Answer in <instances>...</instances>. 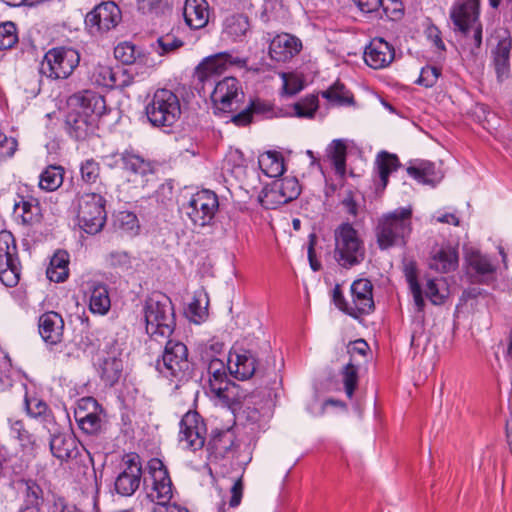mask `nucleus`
Listing matches in <instances>:
<instances>
[{
	"instance_id": "obj_1",
	"label": "nucleus",
	"mask_w": 512,
	"mask_h": 512,
	"mask_svg": "<svg viewBox=\"0 0 512 512\" xmlns=\"http://www.w3.org/2000/svg\"><path fill=\"white\" fill-rule=\"evenodd\" d=\"M411 210L398 208L379 218L375 236L380 249L404 245L411 233Z\"/></svg>"
},
{
	"instance_id": "obj_2",
	"label": "nucleus",
	"mask_w": 512,
	"mask_h": 512,
	"mask_svg": "<svg viewBox=\"0 0 512 512\" xmlns=\"http://www.w3.org/2000/svg\"><path fill=\"white\" fill-rule=\"evenodd\" d=\"M146 332L150 337H169L175 326L174 311L171 300L163 294H153L147 299L144 307Z\"/></svg>"
},
{
	"instance_id": "obj_3",
	"label": "nucleus",
	"mask_w": 512,
	"mask_h": 512,
	"mask_svg": "<svg viewBox=\"0 0 512 512\" xmlns=\"http://www.w3.org/2000/svg\"><path fill=\"white\" fill-rule=\"evenodd\" d=\"M479 14L480 0H456L450 10L454 31L470 39L476 49L482 44V25Z\"/></svg>"
},
{
	"instance_id": "obj_4",
	"label": "nucleus",
	"mask_w": 512,
	"mask_h": 512,
	"mask_svg": "<svg viewBox=\"0 0 512 512\" xmlns=\"http://www.w3.org/2000/svg\"><path fill=\"white\" fill-rule=\"evenodd\" d=\"M334 257L344 268L360 264L365 258V246L352 224H340L334 230Z\"/></svg>"
},
{
	"instance_id": "obj_5",
	"label": "nucleus",
	"mask_w": 512,
	"mask_h": 512,
	"mask_svg": "<svg viewBox=\"0 0 512 512\" xmlns=\"http://www.w3.org/2000/svg\"><path fill=\"white\" fill-rule=\"evenodd\" d=\"M149 122L155 127H171L181 115L178 96L168 89H158L145 108Z\"/></svg>"
},
{
	"instance_id": "obj_6",
	"label": "nucleus",
	"mask_w": 512,
	"mask_h": 512,
	"mask_svg": "<svg viewBox=\"0 0 512 512\" xmlns=\"http://www.w3.org/2000/svg\"><path fill=\"white\" fill-rule=\"evenodd\" d=\"M156 369L165 378L181 382L188 378L190 362L185 344L175 340L167 341L162 358L157 360Z\"/></svg>"
},
{
	"instance_id": "obj_7",
	"label": "nucleus",
	"mask_w": 512,
	"mask_h": 512,
	"mask_svg": "<svg viewBox=\"0 0 512 512\" xmlns=\"http://www.w3.org/2000/svg\"><path fill=\"white\" fill-rule=\"evenodd\" d=\"M105 199L98 193H84L77 198V220L88 234L99 233L106 222Z\"/></svg>"
},
{
	"instance_id": "obj_8",
	"label": "nucleus",
	"mask_w": 512,
	"mask_h": 512,
	"mask_svg": "<svg viewBox=\"0 0 512 512\" xmlns=\"http://www.w3.org/2000/svg\"><path fill=\"white\" fill-rule=\"evenodd\" d=\"M80 54L67 47L52 48L46 52L40 65V72L50 79H66L79 65Z\"/></svg>"
},
{
	"instance_id": "obj_9",
	"label": "nucleus",
	"mask_w": 512,
	"mask_h": 512,
	"mask_svg": "<svg viewBox=\"0 0 512 512\" xmlns=\"http://www.w3.org/2000/svg\"><path fill=\"white\" fill-rule=\"evenodd\" d=\"M219 208L218 196L211 190L203 189L193 193L182 210L195 226L210 225Z\"/></svg>"
},
{
	"instance_id": "obj_10",
	"label": "nucleus",
	"mask_w": 512,
	"mask_h": 512,
	"mask_svg": "<svg viewBox=\"0 0 512 512\" xmlns=\"http://www.w3.org/2000/svg\"><path fill=\"white\" fill-rule=\"evenodd\" d=\"M150 484L146 487V496L156 504H169L173 497V486L168 471L160 459L148 462Z\"/></svg>"
},
{
	"instance_id": "obj_11",
	"label": "nucleus",
	"mask_w": 512,
	"mask_h": 512,
	"mask_svg": "<svg viewBox=\"0 0 512 512\" xmlns=\"http://www.w3.org/2000/svg\"><path fill=\"white\" fill-rule=\"evenodd\" d=\"M142 479V464L139 455L127 454L119 465L114 480L115 492L121 496H132L139 488Z\"/></svg>"
},
{
	"instance_id": "obj_12",
	"label": "nucleus",
	"mask_w": 512,
	"mask_h": 512,
	"mask_svg": "<svg viewBox=\"0 0 512 512\" xmlns=\"http://www.w3.org/2000/svg\"><path fill=\"white\" fill-rule=\"evenodd\" d=\"M207 429L196 412L186 413L180 421L179 444L183 449L197 451L205 444Z\"/></svg>"
},
{
	"instance_id": "obj_13",
	"label": "nucleus",
	"mask_w": 512,
	"mask_h": 512,
	"mask_svg": "<svg viewBox=\"0 0 512 512\" xmlns=\"http://www.w3.org/2000/svg\"><path fill=\"white\" fill-rule=\"evenodd\" d=\"M242 97L239 81L234 77H225L218 81L211 93L214 108L222 112H231L237 109Z\"/></svg>"
},
{
	"instance_id": "obj_14",
	"label": "nucleus",
	"mask_w": 512,
	"mask_h": 512,
	"mask_svg": "<svg viewBox=\"0 0 512 512\" xmlns=\"http://www.w3.org/2000/svg\"><path fill=\"white\" fill-rule=\"evenodd\" d=\"M121 20L119 7L111 1L103 2L86 15L85 23L90 32L102 33L115 28Z\"/></svg>"
},
{
	"instance_id": "obj_15",
	"label": "nucleus",
	"mask_w": 512,
	"mask_h": 512,
	"mask_svg": "<svg viewBox=\"0 0 512 512\" xmlns=\"http://www.w3.org/2000/svg\"><path fill=\"white\" fill-rule=\"evenodd\" d=\"M227 65H235L243 67L246 65V60L238 56H234L229 52H221L204 59L196 69L197 79L203 83V88L207 83L212 84L214 76L222 73Z\"/></svg>"
},
{
	"instance_id": "obj_16",
	"label": "nucleus",
	"mask_w": 512,
	"mask_h": 512,
	"mask_svg": "<svg viewBox=\"0 0 512 512\" xmlns=\"http://www.w3.org/2000/svg\"><path fill=\"white\" fill-rule=\"evenodd\" d=\"M49 448L52 456L64 463L76 459L82 446L72 433L59 432L51 435Z\"/></svg>"
},
{
	"instance_id": "obj_17",
	"label": "nucleus",
	"mask_w": 512,
	"mask_h": 512,
	"mask_svg": "<svg viewBox=\"0 0 512 512\" xmlns=\"http://www.w3.org/2000/svg\"><path fill=\"white\" fill-rule=\"evenodd\" d=\"M372 290L373 285L368 279L355 280L351 285L352 305L346 307V313L354 317L370 313L374 308Z\"/></svg>"
},
{
	"instance_id": "obj_18",
	"label": "nucleus",
	"mask_w": 512,
	"mask_h": 512,
	"mask_svg": "<svg viewBox=\"0 0 512 512\" xmlns=\"http://www.w3.org/2000/svg\"><path fill=\"white\" fill-rule=\"evenodd\" d=\"M70 108H74L97 122V119L105 113V99L100 94L93 91H83L70 97Z\"/></svg>"
},
{
	"instance_id": "obj_19",
	"label": "nucleus",
	"mask_w": 512,
	"mask_h": 512,
	"mask_svg": "<svg viewBox=\"0 0 512 512\" xmlns=\"http://www.w3.org/2000/svg\"><path fill=\"white\" fill-rule=\"evenodd\" d=\"M302 41L289 33L276 35L270 42V57L277 62H287L300 53Z\"/></svg>"
},
{
	"instance_id": "obj_20",
	"label": "nucleus",
	"mask_w": 512,
	"mask_h": 512,
	"mask_svg": "<svg viewBox=\"0 0 512 512\" xmlns=\"http://www.w3.org/2000/svg\"><path fill=\"white\" fill-rule=\"evenodd\" d=\"M99 406L95 399L86 397L81 399L75 411L78 426L87 434H95L101 429L102 420L98 415Z\"/></svg>"
},
{
	"instance_id": "obj_21",
	"label": "nucleus",
	"mask_w": 512,
	"mask_h": 512,
	"mask_svg": "<svg viewBox=\"0 0 512 512\" xmlns=\"http://www.w3.org/2000/svg\"><path fill=\"white\" fill-rule=\"evenodd\" d=\"M394 57V48L382 38L372 39L364 51V61L373 69L387 67Z\"/></svg>"
},
{
	"instance_id": "obj_22",
	"label": "nucleus",
	"mask_w": 512,
	"mask_h": 512,
	"mask_svg": "<svg viewBox=\"0 0 512 512\" xmlns=\"http://www.w3.org/2000/svg\"><path fill=\"white\" fill-rule=\"evenodd\" d=\"M227 368L232 376L238 380H247L256 372V358L251 351L241 350L230 352Z\"/></svg>"
},
{
	"instance_id": "obj_23",
	"label": "nucleus",
	"mask_w": 512,
	"mask_h": 512,
	"mask_svg": "<svg viewBox=\"0 0 512 512\" xmlns=\"http://www.w3.org/2000/svg\"><path fill=\"white\" fill-rule=\"evenodd\" d=\"M39 333L42 339L50 345H56L62 341L64 321L62 316L54 311L44 313L39 318Z\"/></svg>"
},
{
	"instance_id": "obj_24",
	"label": "nucleus",
	"mask_w": 512,
	"mask_h": 512,
	"mask_svg": "<svg viewBox=\"0 0 512 512\" xmlns=\"http://www.w3.org/2000/svg\"><path fill=\"white\" fill-rule=\"evenodd\" d=\"M300 186L294 177H285L275 182L272 188L266 192L265 198L275 205L286 204L298 197Z\"/></svg>"
},
{
	"instance_id": "obj_25",
	"label": "nucleus",
	"mask_w": 512,
	"mask_h": 512,
	"mask_svg": "<svg viewBox=\"0 0 512 512\" xmlns=\"http://www.w3.org/2000/svg\"><path fill=\"white\" fill-rule=\"evenodd\" d=\"M68 134L76 140H82L93 133L96 122L83 113L71 108L65 120Z\"/></svg>"
},
{
	"instance_id": "obj_26",
	"label": "nucleus",
	"mask_w": 512,
	"mask_h": 512,
	"mask_svg": "<svg viewBox=\"0 0 512 512\" xmlns=\"http://www.w3.org/2000/svg\"><path fill=\"white\" fill-rule=\"evenodd\" d=\"M186 24L191 29L204 28L209 21V5L206 0H186L183 7Z\"/></svg>"
},
{
	"instance_id": "obj_27",
	"label": "nucleus",
	"mask_w": 512,
	"mask_h": 512,
	"mask_svg": "<svg viewBox=\"0 0 512 512\" xmlns=\"http://www.w3.org/2000/svg\"><path fill=\"white\" fill-rule=\"evenodd\" d=\"M208 375L211 392L219 398L226 397L225 391L228 388L229 382L224 362L218 358L212 359L208 365Z\"/></svg>"
},
{
	"instance_id": "obj_28",
	"label": "nucleus",
	"mask_w": 512,
	"mask_h": 512,
	"mask_svg": "<svg viewBox=\"0 0 512 512\" xmlns=\"http://www.w3.org/2000/svg\"><path fill=\"white\" fill-rule=\"evenodd\" d=\"M234 444L233 434L229 431H218L213 433L207 443L208 459L217 461L224 458Z\"/></svg>"
},
{
	"instance_id": "obj_29",
	"label": "nucleus",
	"mask_w": 512,
	"mask_h": 512,
	"mask_svg": "<svg viewBox=\"0 0 512 512\" xmlns=\"http://www.w3.org/2000/svg\"><path fill=\"white\" fill-rule=\"evenodd\" d=\"M458 266V252L451 246L441 247L433 253L429 267L436 272L448 273Z\"/></svg>"
},
{
	"instance_id": "obj_30",
	"label": "nucleus",
	"mask_w": 512,
	"mask_h": 512,
	"mask_svg": "<svg viewBox=\"0 0 512 512\" xmlns=\"http://www.w3.org/2000/svg\"><path fill=\"white\" fill-rule=\"evenodd\" d=\"M407 173L422 184L435 186L442 178V172L429 161H419L407 168Z\"/></svg>"
},
{
	"instance_id": "obj_31",
	"label": "nucleus",
	"mask_w": 512,
	"mask_h": 512,
	"mask_svg": "<svg viewBox=\"0 0 512 512\" xmlns=\"http://www.w3.org/2000/svg\"><path fill=\"white\" fill-rule=\"evenodd\" d=\"M512 41L509 38L500 40L493 52L494 66L497 79L502 82L508 78L510 73V52Z\"/></svg>"
},
{
	"instance_id": "obj_32",
	"label": "nucleus",
	"mask_w": 512,
	"mask_h": 512,
	"mask_svg": "<svg viewBox=\"0 0 512 512\" xmlns=\"http://www.w3.org/2000/svg\"><path fill=\"white\" fill-rule=\"evenodd\" d=\"M123 364L115 356H105L99 360L98 371L101 379L109 386H113L121 377Z\"/></svg>"
},
{
	"instance_id": "obj_33",
	"label": "nucleus",
	"mask_w": 512,
	"mask_h": 512,
	"mask_svg": "<svg viewBox=\"0 0 512 512\" xmlns=\"http://www.w3.org/2000/svg\"><path fill=\"white\" fill-rule=\"evenodd\" d=\"M111 307L106 285L94 283L90 287L89 309L94 314L105 315Z\"/></svg>"
},
{
	"instance_id": "obj_34",
	"label": "nucleus",
	"mask_w": 512,
	"mask_h": 512,
	"mask_svg": "<svg viewBox=\"0 0 512 512\" xmlns=\"http://www.w3.org/2000/svg\"><path fill=\"white\" fill-rule=\"evenodd\" d=\"M259 167L271 178L281 176L285 171L284 160L280 153L267 151L259 156Z\"/></svg>"
},
{
	"instance_id": "obj_35",
	"label": "nucleus",
	"mask_w": 512,
	"mask_h": 512,
	"mask_svg": "<svg viewBox=\"0 0 512 512\" xmlns=\"http://www.w3.org/2000/svg\"><path fill=\"white\" fill-rule=\"evenodd\" d=\"M15 213L21 217L22 222L27 225L40 222L42 218L41 208L35 199H23L15 204Z\"/></svg>"
},
{
	"instance_id": "obj_36",
	"label": "nucleus",
	"mask_w": 512,
	"mask_h": 512,
	"mask_svg": "<svg viewBox=\"0 0 512 512\" xmlns=\"http://www.w3.org/2000/svg\"><path fill=\"white\" fill-rule=\"evenodd\" d=\"M376 166L381 180L382 188L388 183L389 175L400 166L399 159L395 154L381 151L376 157Z\"/></svg>"
},
{
	"instance_id": "obj_37",
	"label": "nucleus",
	"mask_w": 512,
	"mask_h": 512,
	"mask_svg": "<svg viewBox=\"0 0 512 512\" xmlns=\"http://www.w3.org/2000/svg\"><path fill=\"white\" fill-rule=\"evenodd\" d=\"M469 265L479 276V281L489 283L493 279L495 267L492 265L490 259L478 252L472 253L469 256Z\"/></svg>"
},
{
	"instance_id": "obj_38",
	"label": "nucleus",
	"mask_w": 512,
	"mask_h": 512,
	"mask_svg": "<svg viewBox=\"0 0 512 512\" xmlns=\"http://www.w3.org/2000/svg\"><path fill=\"white\" fill-rule=\"evenodd\" d=\"M64 169L61 166H48L39 177V187L45 191H55L63 183Z\"/></svg>"
},
{
	"instance_id": "obj_39",
	"label": "nucleus",
	"mask_w": 512,
	"mask_h": 512,
	"mask_svg": "<svg viewBox=\"0 0 512 512\" xmlns=\"http://www.w3.org/2000/svg\"><path fill=\"white\" fill-rule=\"evenodd\" d=\"M47 277L54 282H63L68 277V255L57 252L51 259L46 271Z\"/></svg>"
},
{
	"instance_id": "obj_40",
	"label": "nucleus",
	"mask_w": 512,
	"mask_h": 512,
	"mask_svg": "<svg viewBox=\"0 0 512 512\" xmlns=\"http://www.w3.org/2000/svg\"><path fill=\"white\" fill-rule=\"evenodd\" d=\"M121 160L124 169L135 175L144 176L152 173L151 163L137 154L126 151L121 155Z\"/></svg>"
},
{
	"instance_id": "obj_41",
	"label": "nucleus",
	"mask_w": 512,
	"mask_h": 512,
	"mask_svg": "<svg viewBox=\"0 0 512 512\" xmlns=\"http://www.w3.org/2000/svg\"><path fill=\"white\" fill-rule=\"evenodd\" d=\"M346 144L343 140H333L328 148L329 157L336 173L343 177L346 173Z\"/></svg>"
},
{
	"instance_id": "obj_42",
	"label": "nucleus",
	"mask_w": 512,
	"mask_h": 512,
	"mask_svg": "<svg viewBox=\"0 0 512 512\" xmlns=\"http://www.w3.org/2000/svg\"><path fill=\"white\" fill-rule=\"evenodd\" d=\"M449 290L444 278L428 279L425 288L426 297L434 304L444 303L448 297Z\"/></svg>"
},
{
	"instance_id": "obj_43",
	"label": "nucleus",
	"mask_w": 512,
	"mask_h": 512,
	"mask_svg": "<svg viewBox=\"0 0 512 512\" xmlns=\"http://www.w3.org/2000/svg\"><path fill=\"white\" fill-rule=\"evenodd\" d=\"M248 29V18L242 14H233L224 20L223 32L234 39L245 35Z\"/></svg>"
},
{
	"instance_id": "obj_44",
	"label": "nucleus",
	"mask_w": 512,
	"mask_h": 512,
	"mask_svg": "<svg viewBox=\"0 0 512 512\" xmlns=\"http://www.w3.org/2000/svg\"><path fill=\"white\" fill-rule=\"evenodd\" d=\"M134 258L126 251L114 250L107 254L106 264L117 272H131Z\"/></svg>"
},
{
	"instance_id": "obj_45",
	"label": "nucleus",
	"mask_w": 512,
	"mask_h": 512,
	"mask_svg": "<svg viewBox=\"0 0 512 512\" xmlns=\"http://www.w3.org/2000/svg\"><path fill=\"white\" fill-rule=\"evenodd\" d=\"M18 259L17 246L13 234L7 230L0 231V265Z\"/></svg>"
},
{
	"instance_id": "obj_46",
	"label": "nucleus",
	"mask_w": 512,
	"mask_h": 512,
	"mask_svg": "<svg viewBox=\"0 0 512 512\" xmlns=\"http://www.w3.org/2000/svg\"><path fill=\"white\" fill-rule=\"evenodd\" d=\"M322 96L329 102L338 106L353 104V95L345 88L343 84L339 82H336L330 88L323 91Z\"/></svg>"
},
{
	"instance_id": "obj_47",
	"label": "nucleus",
	"mask_w": 512,
	"mask_h": 512,
	"mask_svg": "<svg viewBox=\"0 0 512 512\" xmlns=\"http://www.w3.org/2000/svg\"><path fill=\"white\" fill-rule=\"evenodd\" d=\"M405 277L409 284L411 293L413 295L414 303L418 309V311H422L425 305L422 289L420 284L417 281V272L416 267L413 263H409L405 265Z\"/></svg>"
},
{
	"instance_id": "obj_48",
	"label": "nucleus",
	"mask_w": 512,
	"mask_h": 512,
	"mask_svg": "<svg viewBox=\"0 0 512 512\" xmlns=\"http://www.w3.org/2000/svg\"><path fill=\"white\" fill-rule=\"evenodd\" d=\"M20 280V262L19 259L8 261L7 264L0 265V281L7 287H14Z\"/></svg>"
},
{
	"instance_id": "obj_49",
	"label": "nucleus",
	"mask_w": 512,
	"mask_h": 512,
	"mask_svg": "<svg viewBox=\"0 0 512 512\" xmlns=\"http://www.w3.org/2000/svg\"><path fill=\"white\" fill-rule=\"evenodd\" d=\"M114 56L123 64H133L141 57L139 49L131 42L119 43L114 48Z\"/></svg>"
},
{
	"instance_id": "obj_50",
	"label": "nucleus",
	"mask_w": 512,
	"mask_h": 512,
	"mask_svg": "<svg viewBox=\"0 0 512 512\" xmlns=\"http://www.w3.org/2000/svg\"><path fill=\"white\" fill-rule=\"evenodd\" d=\"M115 70L116 67L113 68L109 65L98 64L93 71V79L94 81L103 87L114 88L116 80H115Z\"/></svg>"
},
{
	"instance_id": "obj_51",
	"label": "nucleus",
	"mask_w": 512,
	"mask_h": 512,
	"mask_svg": "<svg viewBox=\"0 0 512 512\" xmlns=\"http://www.w3.org/2000/svg\"><path fill=\"white\" fill-rule=\"evenodd\" d=\"M294 114L299 118H312L318 109V98L309 95L294 104Z\"/></svg>"
},
{
	"instance_id": "obj_52",
	"label": "nucleus",
	"mask_w": 512,
	"mask_h": 512,
	"mask_svg": "<svg viewBox=\"0 0 512 512\" xmlns=\"http://www.w3.org/2000/svg\"><path fill=\"white\" fill-rule=\"evenodd\" d=\"M341 375L345 393L351 399L358 384V368L350 362L343 367Z\"/></svg>"
},
{
	"instance_id": "obj_53",
	"label": "nucleus",
	"mask_w": 512,
	"mask_h": 512,
	"mask_svg": "<svg viewBox=\"0 0 512 512\" xmlns=\"http://www.w3.org/2000/svg\"><path fill=\"white\" fill-rule=\"evenodd\" d=\"M183 45V42L178 39L173 34H166L164 36H161L157 39L156 43L153 45V49L159 54V55H165L172 51H175L179 47Z\"/></svg>"
},
{
	"instance_id": "obj_54",
	"label": "nucleus",
	"mask_w": 512,
	"mask_h": 512,
	"mask_svg": "<svg viewBox=\"0 0 512 512\" xmlns=\"http://www.w3.org/2000/svg\"><path fill=\"white\" fill-rule=\"evenodd\" d=\"M18 42L16 26L12 22L0 24V49L12 48Z\"/></svg>"
},
{
	"instance_id": "obj_55",
	"label": "nucleus",
	"mask_w": 512,
	"mask_h": 512,
	"mask_svg": "<svg viewBox=\"0 0 512 512\" xmlns=\"http://www.w3.org/2000/svg\"><path fill=\"white\" fill-rule=\"evenodd\" d=\"M283 88L286 94L295 95L304 88L303 77L296 73H282Z\"/></svg>"
},
{
	"instance_id": "obj_56",
	"label": "nucleus",
	"mask_w": 512,
	"mask_h": 512,
	"mask_svg": "<svg viewBox=\"0 0 512 512\" xmlns=\"http://www.w3.org/2000/svg\"><path fill=\"white\" fill-rule=\"evenodd\" d=\"M81 178L85 183L92 184L100 175L99 163L94 159H87L80 166Z\"/></svg>"
},
{
	"instance_id": "obj_57",
	"label": "nucleus",
	"mask_w": 512,
	"mask_h": 512,
	"mask_svg": "<svg viewBox=\"0 0 512 512\" xmlns=\"http://www.w3.org/2000/svg\"><path fill=\"white\" fill-rule=\"evenodd\" d=\"M25 408L31 417L37 418L45 416L48 410L47 404L37 397H25Z\"/></svg>"
},
{
	"instance_id": "obj_58",
	"label": "nucleus",
	"mask_w": 512,
	"mask_h": 512,
	"mask_svg": "<svg viewBox=\"0 0 512 512\" xmlns=\"http://www.w3.org/2000/svg\"><path fill=\"white\" fill-rule=\"evenodd\" d=\"M440 73V69L435 66L423 67L420 72V76L417 80V83L427 88L432 87L436 84L440 76Z\"/></svg>"
},
{
	"instance_id": "obj_59",
	"label": "nucleus",
	"mask_w": 512,
	"mask_h": 512,
	"mask_svg": "<svg viewBox=\"0 0 512 512\" xmlns=\"http://www.w3.org/2000/svg\"><path fill=\"white\" fill-rule=\"evenodd\" d=\"M381 7L386 17L395 20L403 14V4L400 0H381Z\"/></svg>"
},
{
	"instance_id": "obj_60",
	"label": "nucleus",
	"mask_w": 512,
	"mask_h": 512,
	"mask_svg": "<svg viewBox=\"0 0 512 512\" xmlns=\"http://www.w3.org/2000/svg\"><path fill=\"white\" fill-rule=\"evenodd\" d=\"M341 204L349 215L356 217L359 213V201H358V195L356 193H353L352 191H348L343 199L341 200Z\"/></svg>"
},
{
	"instance_id": "obj_61",
	"label": "nucleus",
	"mask_w": 512,
	"mask_h": 512,
	"mask_svg": "<svg viewBox=\"0 0 512 512\" xmlns=\"http://www.w3.org/2000/svg\"><path fill=\"white\" fill-rule=\"evenodd\" d=\"M166 4L167 0H137L138 10L144 14L158 13Z\"/></svg>"
},
{
	"instance_id": "obj_62",
	"label": "nucleus",
	"mask_w": 512,
	"mask_h": 512,
	"mask_svg": "<svg viewBox=\"0 0 512 512\" xmlns=\"http://www.w3.org/2000/svg\"><path fill=\"white\" fill-rule=\"evenodd\" d=\"M17 148V141L14 138L7 137L0 130V157L6 158L11 157Z\"/></svg>"
},
{
	"instance_id": "obj_63",
	"label": "nucleus",
	"mask_w": 512,
	"mask_h": 512,
	"mask_svg": "<svg viewBox=\"0 0 512 512\" xmlns=\"http://www.w3.org/2000/svg\"><path fill=\"white\" fill-rule=\"evenodd\" d=\"M41 494V488L32 481L26 482V497L28 506L38 507L39 499Z\"/></svg>"
},
{
	"instance_id": "obj_64",
	"label": "nucleus",
	"mask_w": 512,
	"mask_h": 512,
	"mask_svg": "<svg viewBox=\"0 0 512 512\" xmlns=\"http://www.w3.org/2000/svg\"><path fill=\"white\" fill-rule=\"evenodd\" d=\"M243 495V483L241 478L237 479L231 487V498L229 501L230 507H237L241 503Z\"/></svg>"
}]
</instances>
